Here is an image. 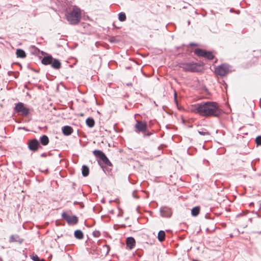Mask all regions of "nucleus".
Here are the masks:
<instances>
[{"label":"nucleus","mask_w":261,"mask_h":261,"mask_svg":"<svg viewBox=\"0 0 261 261\" xmlns=\"http://www.w3.org/2000/svg\"><path fill=\"white\" fill-rule=\"evenodd\" d=\"M192 111L204 117H218L221 110L216 102L206 101L192 106Z\"/></svg>","instance_id":"f257e3e1"},{"label":"nucleus","mask_w":261,"mask_h":261,"mask_svg":"<svg viewBox=\"0 0 261 261\" xmlns=\"http://www.w3.org/2000/svg\"><path fill=\"white\" fill-rule=\"evenodd\" d=\"M66 17L70 24H77L80 21L81 18L80 9L77 7H73L71 10L67 12Z\"/></svg>","instance_id":"f03ea898"},{"label":"nucleus","mask_w":261,"mask_h":261,"mask_svg":"<svg viewBox=\"0 0 261 261\" xmlns=\"http://www.w3.org/2000/svg\"><path fill=\"white\" fill-rule=\"evenodd\" d=\"M180 67L187 72H199L203 69L201 64L194 62L182 64Z\"/></svg>","instance_id":"7ed1b4c3"},{"label":"nucleus","mask_w":261,"mask_h":261,"mask_svg":"<svg viewBox=\"0 0 261 261\" xmlns=\"http://www.w3.org/2000/svg\"><path fill=\"white\" fill-rule=\"evenodd\" d=\"M41 62L45 65L50 64L51 67L56 69H59L61 67V63L59 60L54 59L51 56L44 57Z\"/></svg>","instance_id":"20e7f679"},{"label":"nucleus","mask_w":261,"mask_h":261,"mask_svg":"<svg viewBox=\"0 0 261 261\" xmlns=\"http://www.w3.org/2000/svg\"><path fill=\"white\" fill-rule=\"evenodd\" d=\"M229 72V66L226 64H222L219 66L215 69L216 74L221 76H224Z\"/></svg>","instance_id":"39448f33"},{"label":"nucleus","mask_w":261,"mask_h":261,"mask_svg":"<svg viewBox=\"0 0 261 261\" xmlns=\"http://www.w3.org/2000/svg\"><path fill=\"white\" fill-rule=\"evenodd\" d=\"M15 111L16 112L21 113L24 116H27L29 113V109L25 107L24 104L22 102H19L16 105Z\"/></svg>","instance_id":"423d86ee"},{"label":"nucleus","mask_w":261,"mask_h":261,"mask_svg":"<svg viewBox=\"0 0 261 261\" xmlns=\"http://www.w3.org/2000/svg\"><path fill=\"white\" fill-rule=\"evenodd\" d=\"M62 218L65 219L68 224L74 225L78 222V218L75 216H70L64 212L62 214Z\"/></svg>","instance_id":"0eeeda50"},{"label":"nucleus","mask_w":261,"mask_h":261,"mask_svg":"<svg viewBox=\"0 0 261 261\" xmlns=\"http://www.w3.org/2000/svg\"><path fill=\"white\" fill-rule=\"evenodd\" d=\"M195 54L198 56L204 57L208 60H212L214 58V56L212 53L201 49H195Z\"/></svg>","instance_id":"6e6552de"},{"label":"nucleus","mask_w":261,"mask_h":261,"mask_svg":"<svg viewBox=\"0 0 261 261\" xmlns=\"http://www.w3.org/2000/svg\"><path fill=\"white\" fill-rule=\"evenodd\" d=\"M39 146V141L36 139L30 140L28 142V147L32 151H36Z\"/></svg>","instance_id":"1a4fd4ad"},{"label":"nucleus","mask_w":261,"mask_h":261,"mask_svg":"<svg viewBox=\"0 0 261 261\" xmlns=\"http://www.w3.org/2000/svg\"><path fill=\"white\" fill-rule=\"evenodd\" d=\"M147 128V125L145 122L142 121H137V123L135 124V128L136 132H144Z\"/></svg>","instance_id":"9d476101"},{"label":"nucleus","mask_w":261,"mask_h":261,"mask_svg":"<svg viewBox=\"0 0 261 261\" xmlns=\"http://www.w3.org/2000/svg\"><path fill=\"white\" fill-rule=\"evenodd\" d=\"M160 212L162 216L164 217H169L171 215L170 208L165 206L161 208Z\"/></svg>","instance_id":"9b49d317"},{"label":"nucleus","mask_w":261,"mask_h":261,"mask_svg":"<svg viewBox=\"0 0 261 261\" xmlns=\"http://www.w3.org/2000/svg\"><path fill=\"white\" fill-rule=\"evenodd\" d=\"M126 246L129 249H133L135 246L136 241L134 238L128 237L126 239Z\"/></svg>","instance_id":"f8f14e48"},{"label":"nucleus","mask_w":261,"mask_h":261,"mask_svg":"<svg viewBox=\"0 0 261 261\" xmlns=\"http://www.w3.org/2000/svg\"><path fill=\"white\" fill-rule=\"evenodd\" d=\"M62 130L63 134L65 136H69L73 132L72 128L70 126H64L62 127Z\"/></svg>","instance_id":"ddd939ff"},{"label":"nucleus","mask_w":261,"mask_h":261,"mask_svg":"<svg viewBox=\"0 0 261 261\" xmlns=\"http://www.w3.org/2000/svg\"><path fill=\"white\" fill-rule=\"evenodd\" d=\"M10 242H18L21 244L23 242V240L18 236V235H12L10 237L9 239Z\"/></svg>","instance_id":"4468645a"},{"label":"nucleus","mask_w":261,"mask_h":261,"mask_svg":"<svg viewBox=\"0 0 261 261\" xmlns=\"http://www.w3.org/2000/svg\"><path fill=\"white\" fill-rule=\"evenodd\" d=\"M16 54L17 57L23 58L26 56L25 51L21 49H17L16 52Z\"/></svg>","instance_id":"2eb2a0df"},{"label":"nucleus","mask_w":261,"mask_h":261,"mask_svg":"<svg viewBox=\"0 0 261 261\" xmlns=\"http://www.w3.org/2000/svg\"><path fill=\"white\" fill-rule=\"evenodd\" d=\"M40 142L43 145H47L49 142V139L48 137L46 135H43L40 138Z\"/></svg>","instance_id":"dca6fc26"},{"label":"nucleus","mask_w":261,"mask_h":261,"mask_svg":"<svg viewBox=\"0 0 261 261\" xmlns=\"http://www.w3.org/2000/svg\"><path fill=\"white\" fill-rule=\"evenodd\" d=\"M102 161V162L106 165L108 166H111L112 163L109 161V160L108 159V158L106 156L105 154H104L100 159Z\"/></svg>","instance_id":"f3484780"},{"label":"nucleus","mask_w":261,"mask_h":261,"mask_svg":"<svg viewBox=\"0 0 261 261\" xmlns=\"http://www.w3.org/2000/svg\"><path fill=\"white\" fill-rule=\"evenodd\" d=\"M74 237L78 239H82L83 238V233L80 230H76L74 231Z\"/></svg>","instance_id":"a211bd4d"},{"label":"nucleus","mask_w":261,"mask_h":261,"mask_svg":"<svg viewBox=\"0 0 261 261\" xmlns=\"http://www.w3.org/2000/svg\"><path fill=\"white\" fill-rule=\"evenodd\" d=\"M200 211V207L199 206H195L193 207L191 210V214L193 216H197Z\"/></svg>","instance_id":"6ab92c4d"},{"label":"nucleus","mask_w":261,"mask_h":261,"mask_svg":"<svg viewBox=\"0 0 261 261\" xmlns=\"http://www.w3.org/2000/svg\"><path fill=\"white\" fill-rule=\"evenodd\" d=\"M93 153L96 157L99 158V159L105 154L104 153L99 150H94Z\"/></svg>","instance_id":"aec40b11"},{"label":"nucleus","mask_w":261,"mask_h":261,"mask_svg":"<svg viewBox=\"0 0 261 261\" xmlns=\"http://www.w3.org/2000/svg\"><path fill=\"white\" fill-rule=\"evenodd\" d=\"M86 124L90 127H92L94 126L95 122L93 118H88L86 120Z\"/></svg>","instance_id":"412c9836"},{"label":"nucleus","mask_w":261,"mask_h":261,"mask_svg":"<svg viewBox=\"0 0 261 261\" xmlns=\"http://www.w3.org/2000/svg\"><path fill=\"white\" fill-rule=\"evenodd\" d=\"M165 232L163 230H160L159 232L158 235V240L160 242L163 241L165 239Z\"/></svg>","instance_id":"4be33fe9"},{"label":"nucleus","mask_w":261,"mask_h":261,"mask_svg":"<svg viewBox=\"0 0 261 261\" xmlns=\"http://www.w3.org/2000/svg\"><path fill=\"white\" fill-rule=\"evenodd\" d=\"M89 168L86 165L82 166V174L84 176H87L89 174Z\"/></svg>","instance_id":"5701e85b"},{"label":"nucleus","mask_w":261,"mask_h":261,"mask_svg":"<svg viewBox=\"0 0 261 261\" xmlns=\"http://www.w3.org/2000/svg\"><path fill=\"white\" fill-rule=\"evenodd\" d=\"M30 257L33 261H45L44 259H40L38 256L35 254L31 255Z\"/></svg>","instance_id":"b1692460"},{"label":"nucleus","mask_w":261,"mask_h":261,"mask_svg":"<svg viewBox=\"0 0 261 261\" xmlns=\"http://www.w3.org/2000/svg\"><path fill=\"white\" fill-rule=\"evenodd\" d=\"M118 18L120 21H124L126 19V15L124 13L121 12L118 14Z\"/></svg>","instance_id":"393cba45"},{"label":"nucleus","mask_w":261,"mask_h":261,"mask_svg":"<svg viewBox=\"0 0 261 261\" xmlns=\"http://www.w3.org/2000/svg\"><path fill=\"white\" fill-rule=\"evenodd\" d=\"M255 142L257 145H261V136H258L256 138Z\"/></svg>","instance_id":"a878e982"},{"label":"nucleus","mask_w":261,"mask_h":261,"mask_svg":"<svg viewBox=\"0 0 261 261\" xmlns=\"http://www.w3.org/2000/svg\"><path fill=\"white\" fill-rule=\"evenodd\" d=\"M198 133L199 134L203 136L210 135V133L207 131H198Z\"/></svg>","instance_id":"bb28decb"},{"label":"nucleus","mask_w":261,"mask_h":261,"mask_svg":"<svg viewBox=\"0 0 261 261\" xmlns=\"http://www.w3.org/2000/svg\"><path fill=\"white\" fill-rule=\"evenodd\" d=\"M174 101H175V103L176 105H177V99H176L177 93H176V92H174Z\"/></svg>","instance_id":"cd10ccee"},{"label":"nucleus","mask_w":261,"mask_h":261,"mask_svg":"<svg viewBox=\"0 0 261 261\" xmlns=\"http://www.w3.org/2000/svg\"><path fill=\"white\" fill-rule=\"evenodd\" d=\"M260 233H261V231H260Z\"/></svg>","instance_id":"c85d7f7f"}]
</instances>
